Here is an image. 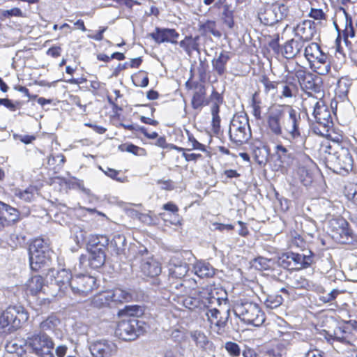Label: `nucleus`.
Wrapping results in <instances>:
<instances>
[{"label":"nucleus","instance_id":"e433bc0d","mask_svg":"<svg viewBox=\"0 0 357 357\" xmlns=\"http://www.w3.org/2000/svg\"><path fill=\"white\" fill-rule=\"evenodd\" d=\"M110 248L116 255L123 254L126 247L125 236L119 234L114 235L109 243Z\"/></svg>","mask_w":357,"mask_h":357},{"label":"nucleus","instance_id":"393cba45","mask_svg":"<svg viewBox=\"0 0 357 357\" xmlns=\"http://www.w3.org/2000/svg\"><path fill=\"white\" fill-rule=\"evenodd\" d=\"M52 337L45 333H34L27 339V344L32 351L46 347V344L53 343Z\"/></svg>","mask_w":357,"mask_h":357},{"label":"nucleus","instance_id":"9b49d317","mask_svg":"<svg viewBox=\"0 0 357 357\" xmlns=\"http://www.w3.org/2000/svg\"><path fill=\"white\" fill-rule=\"evenodd\" d=\"M328 160L333 165V171L338 174L348 173L353 168V158L347 149L340 148L333 154L329 153Z\"/></svg>","mask_w":357,"mask_h":357},{"label":"nucleus","instance_id":"a211bd4d","mask_svg":"<svg viewBox=\"0 0 357 357\" xmlns=\"http://www.w3.org/2000/svg\"><path fill=\"white\" fill-rule=\"evenodd\" d=\"M188 271V264L185 262L175 263L174 259H172L169 265V283L167 284H162L165 288H169L172 290L173 288L178 289V286H181L182 284L180 282H171L174 279H180L185 276Z\"/></svg>","mask_w":357,"mask_h":357},{"label":"nucleus","instance_id":"5701e85b","mask_svg":"<svg viewBox=\"0 0 357 357\" xmlns=\"http://www.w3.org/2000/svg\"><path fill=\"white\" fill-rule=\"evenodd\" d=\"M206 315L208 321L215 326L218 327L219 329L223 328L228 321L229 317V310H227L224 312H221L220 310L215 307L208 308Z\"/></svg>","mask_w":357,"mask_h":357},{"label":"nucleus","instance_id":"49530a36","mask_svg":"<svg viewBox=\"0 0 357 357\" xmlns=\"http://www.w3.org/2000/svg\"><path fill=\"white\" fill-rule=\"evenodd\" d=\"M275 262L271 259L259 257L255 259L254 266L259 270H269L273 268Z\"/></svg>","mask_w":357,"mask_h":357},{"label":"nucleus","instance_id":"b1692460","mask_svg":"<svg viewBox=\"0 0 357 357\" xmlns=\"http://www.w3.org/2000/svg\"><path fill=\"white\" fill-rule=\"evenodd\" d=\"M60 325V319L54 314H51L40 323V331L38 333L45 334L52 333L55 335L59 336L61 333L59 329Z\"/></svg>","mask_w":357,"mask_h":357},{"label":"nucleus","instance_id":"a19ab883","mask_svg":"<svg viewBox=\"0 0 357 357\" xmlns=\"http://www.w3.org/2000/svg\"><path fill=\"white\" fill-rule=\"evenodd\" d=\"M182 303L185 307L188 308L190 310H204V307H202V302H199V300L195 293L193 294V296H189L183 298Z\"/></svg>","mask_w":357,"mask_h":357},{"label":"nucleus","instance_id":"052dcab7","mask_svg":"<svg viewBox=\"0 0 357 357\" xmlns=\"http://www.w3.org/2000/svg\"><path fill=\"white\" fill-rule=\"evenodd\" d=\"M163 209L172 212L173 215H175V220L172 224L176 225L179 222L178 215V208L176 205L172 202H168L163 205Z\"/></svg>","mask_w":357,"mask_h":357},{"label":"nucleus","instance_id":"7ed1b4c3","mask_svg":"<svg viewBox=\"0 0 357 357\" xmlns=\"http://www.w3.org/2000/svg\"><path fill=\"white\" fill-rule=\"evenodd\" d=\"M304 56L309 63L310 68L319 75H326L331 70V61L327 54L324 53L316 43H311L305 47Z\"/></svg>","mask_w":357,"mask_h":357},{"label":"nucleus","instance_id":"5fc2aeb1","mask_svg":"<svg viewBox=\"0 0 357 357\" xmlns=\"http://www.w3.org/2000/svg\"><path fill=\"white\" fill-rule=\"evenodd\" d=\"M55 343L53 342L50 344H46V347L43 349H39L38 350L32 351L37 357H55L53 352Z\"/></svg>","mask_w":357,"mask_h":357},{"label":"nucleus","instance_id":"3c124183","mask_svg":"<svg viewBox=\"0 0 357 357\" xmlns=\"http://www.w3.org/2000/svg\"><path fill=\"white\" fill-rule=\"evenodd\" d=\"M225 349L230 357H238L241 353L240 346L234 342H226Z\"/></svg>","mask_w":357,"mask_h":357},{"label":"nucleus","instance_id":"864d4df0","mask_svg":"<svg viewBox=\"0 0 357 357\" xmlns=\"http://www.w3.org/2000/svg\"><path fill=\"white\" fill-rule=\"evenodd\" d=\"M65 160V156L63 154L52 155L47 159V165L50 167L55 169L56 167H62Z\"/></svg>","mask_w":357,"mask_h":357},{"label":"nucleus","instance_id":"6e6552de","mask_svg":"<svg viewBox=\"0 0 357 357\" xmlns=\"http://www.w3.org/2000/svg\"><path fill=\"white\" fill-rule=\"evenodd\" d=\"M229 134L230 140L238 144L246 142L250 138L251 130L245 114L234 116L229 125Z\"/></svg>","mask_w":357,"mask_h":357},{"label":"nucleus","instance_id":"774afa93","mask_svg":"<svg viewBox=\"0 0 357 357\" xmlns=\"http://www.w3.org/2000/svg\"><path fill=\"white\" fill-rule=\"evenodd\" d=\"M338 294H339V292L337 289H333L327 295L322 296L321 300L325 303L331 302V301H333L337 297Z\"/></svg>","mask_w":357,"mask_h":357},{"label":"nucleus","instance_id":"37998d69","mask_svg":"<svg viewBox=\"0 0 357 357\" xmlns=\"http://www.w3.org/2000/svg\"><path fill=\"white\" fill-rule=\"evenodd\" d=\"M276 153L282 163L287 165H294V158L291 154L288 153V150L286 147L281 144L276 146Z\"/></svg>","mask_w":357,"mask_h":357},{"label":"nucleus","instance_id":"6ab92c4d","mask_svg":"<svg viewBox=\"0 0 357 357\" xmlns=\"http://www.w3.org/2000/svg\"><path fill=\"white\" fill-rule=\"evenodd\" d=\"M294 32L303 43L309 41L317 33L315 23L312 20H303L294 28Z\"/></svg>","mask_w":357,"mask_h":357},{"label":"nucleus","instance_id":"680f3d73","mask_svg":"<svg viewBox=\"0 0 357 357\" xmlns=\"http://www.w3.org/2000/svg\"><path fill=\"white\" fill-rule=\"evenodd\" d=\"M297 160L302 161L303 164L302 165L295 164V165L298 166V167L301 166L303 169L307 168L312 163V160H311V158L305 153L298 154Z\"/></svg>","mask_w":357,"mask_h":357},{"label":"nucleus","instance_id":"f8f14e48","mask_svg":"<svg viewBox=\"0 0 357 357\" xmlns=\"http://www.w3.org/2000/svg\"><path fill=\"white\" fill-rule=\"evenodd\" d=\"M96 287V279L89 275H77L71 280L70 290L75 296H86Z\"/></svg>","mask_w":357,"mask_h":357},{"label":"nucleus","instance_id":"f3484780","mask_svg":"<svg viewBox=\"0 0 357 357\" xmlns=\"http://www.w3.org/2000/svg\"><path fill=\"white\" fill-rule=\"evenodd\" d=\"M199 302H202L204 310L211 307L215 303H220V298L217 296L216 289L212 284H207L195 291Z\"/></svg>","mask_w":357,"mask_h":357},{"label":"nucleus","instance_id":"20e7f679","mask_svg":"<svg viewBox=\"0 0 357 357\" xmlns=\"http://www.w3.org/2000/svg\"><path fill=\"white\" fill-rule=\"evenodd\" d=\"M235 316L245 324L255 326L261 325L264 320V314L259 305L248 301H237L233 308Z\"/></svg>","mask_w":357,"mask_h":357},{"label":"nucleus","instance_id":"dca6fc26","mask_svg":"<svg viewBox=\"0 0 357 357\" xmlns=\"http://www.w3.org/2000/svg\"><path fill=\"white\" fill-rule=\"evenodd\" d=\"M89 256L82 255L79 257V265L82 268H87L88 267L96 269L101 267L105 261L106 255L105 250H102L101 248H93V250H88Z\"/></svg>","mask_w":357,"mask_h":357},{"label":"nucleus","instance_id":"4d7b16f0","mask_svg":"<svg viewBox=\"0 0 357 357\" xmlns=\"http://www.w3.org/2000/svg\"><path fill=\"white\" fill-rule=\"evenodd\" d=\"M23 241V238L17 234H10L7 239V244L11 248L12 250L17 248L20 246Z\"/></svg>","mask_w":357,"mask_h":357},{"label":"nucleus","instance_id":"c9c22d12","mask_svg":"<svg viewBox=\"0 0 357 357\" xmlns=\"http://www.w3.org/2000/svg\"><path fill=\"white\" fill-rule=\"evenodd\" d=\"M91 306L96 309L112 307L107 291L100 293L90 300Z\"/></svg>","mask_w":357,"mask_h":357},{"label":"nucleus","instance_id":"473e14b6","mask_svg":"<svg viewBox=\"0 0 357 357\" xmlns=\"http://www.w3.org/2000/svg\"><path fill=\"white\" fill-rule=\"evenodd\" d=\"M298 357H324V353L312 347L307 342H301L296 347Z\"/></svg>","mask_w":357,"mask_h":357},{"label":"nucleus","instance_id":"aec40b11","mask_svg":"<svg viewBox=\"0 0 357 357\" xmlns=\"http://www.w3.org/2000/svg\"><path fill=\"white\" fill-rule=\"evenodd\" d=\"M210 101L212 102L211 112L212 115V127L214 132L218 133L220 129V117L219 116L220 105L222 102V97L216 91L213 90L210 96Z\"/></svg>","mask_w":357,"mask_h":357},{"label":"nucleus","instance_id":"603ef678","mask_svg":"<svg viewBox=\"0 0 357 357\" xmlns=\"http://www.w3.org/2000/svg\"><path fill=\"white\" fill-rule=\"evenodd\" d=\"M344 13L346 15V24L345 28L343 31V37L344 42L347 44L348 43V38H354L355 36V31L354 29V27L352 26V22L351 19L348 17V15L345 10H344Z\"/></svg>","mask_w":357,"mask_h":357},{"label":"nucleus","instance_id":"c03bdc74","mask_svg":"<svg viewBox=\"0 0 357 357\" xmlns=\"http://www.w3.org/2000/svg\"><path fill=\"white\" fill-rule=\"evenodd\" d=\"M142 313V308L139 305H126L123 309L119 310V315H127L129 317H135Z\"/></svg>","mask_w":357,"mask_h":357},{"label":"nucleus","instance_id":"412c9836","mask_svg":"<svg viewBox=\"0 0 357 357\" xmlns=\"http://www.w3.org/2000/svg\"><path fill=\"white\" fill-rule=\"evenodd\" d=\"M46 287H47V284H45L43 278L40 275H35L25 283L24 289L27 296H36L40 294L50 296L45 289Z\"/></svg>","mask_w":357,"mask_h":357},{"label":"nucleus","instance_id":"f704fd0d","mask_svg":"<svg viewBox=\"0 0 357 357\" xmlns=\"http://www.w3.org/2000/svg\"><path fill=\"white\" fill-rule=\"evenodd\" d=\"M199 36H186L183 40L180 41L179 45L185 52L190 55L192 51H199Z\"/></svg>","mask_w":357,"mask_h":357},{"label":"nucleus","instance_id":"39448f33","mask_svg":"<svg viewBox=\"0 0 357 357\" xmlns=\"http://www.w3.org/2000/svg\"><path fill=\"white\" fill-rule=\"evenodd\" d=\"M30 267L33 271L49 266L51 259V250L49 244L43 238H36L29 247Z\"/></svg>","mask_w":357,"mask_h":357},{"label":"nucleus","instance_id":"58836bf2","mask_svg":"<svg viewBox=\"0 0 357 357\" xmlns=\"http://www.w3.org/2000/svg\"><path fill=\"white\" fill-rule=\"evenodd\" d=\"M294 66L295 67L292 68L290 63L289 65H286L285 71L287 73V76L288 77L290 74L294 73L301 85V84L307 78L309 73H307L305 68L297 63H296Z\"/></svg>","mask_w":357,"mask_h":357},{"label":"nucleus","instance_id":"f257e3e1","mask_svg":"<svg viewBox=\"0 0 357 357\" xmlns=\"http://www.w3.org/2000/svg\"><path fill=\"white\" fill-rule=\"evenodd\" d=\"M268 128L276 136H281L290 144L302 139L303 121L301 113L291 105H276L269 109Z\"/></svg>","mask_w":357,"mask_h":357},{"label":"nucleus","instance_id":"2f4dec72","mask_svg":"<svg viewBox=\"0 0 357 357\" xmlns=\"http://www.w3.org/2000/svg\"><path fill=\"white\" fill-rule=\"evenodd\" d=\"M191 103L192 107L195 109H201L204 105L208 104L206 98V88L204 85L200 84L195 88Z\"/></svg>","mask_w":357,"mask_h":357},{"label":"nucleus","instance_id":"a18cd8bd","mask_svg":"<svg viewBox=\"0 0 357 357\" xmlns=\"http://www.w3.org/2000/svg\"><path fill=\"white\" fill-rule=\"evenodd\" d=\"M297 84L289 80L283 85L282 90V96L284 98H292L296 96L298 93Z\"/></svg>","mask_w":357,"mask_h":357},{"label":"nucleus","instance_id":"9d476101","mask_svg":"<svg viewBox=\"0 0 357 357\" xmlns=\"http://www.w3.org/2000/svg\"><path fill=\"white\" fill-rule=\"evenodd\" d=\"M144 325V322L136 317H128L118 323L115 333L125 341L134 340L145 331Z\"/></svg>","mask_w":357,"mask_h":357},{"label":"nucleus","instance_id":"f03ea898","mask_svg":"<svg viewBox=\"0 0 357 357\" xmlns=\"http://www.w3.org/2000/svg\"><path fill=\"white\" fill-rule=\"evenodd\" d=\"M29 318V312L22 305H10L0 312V332H14Z\"/></svg>","mask_w":357,"mask_h":357},{"label":"nucleus","instance_id":"79ce46f5","mask_svg":"<svg viewBox=\"0 0 357 357\" xmlns=\"http://www.w3.org/2000/svg\"><path fill=\"white\" fill-rule=\"evenodd\" d=\"M36 190L35 187L31 185L24 190L16 189L15 195L24 202H31L34 198Z\"/></svg>","mask_w":357,"mask_h":357},{"label":"nucleus","instance_id":"ea45409f","mask_svg":"<svg viewBox=\"0 0 357 357\" xmlns=\"http://www.w3.org/2000/svg\"><path fill=\"white\" fill-rule=\"evenodd\" d=\"M109 238L105 235L93 236L89 240L87 250H93L96 248L105 250L107 246L109 245Z\"/></svg>","mask_w":357,"mask_h":357},{"label":"nucleus","instance_id":"bb28decb","mask_svg":"<svg viewBox=\"0 0 357 357\" xmlns=\"http://www.w3.org/2000/svg\"><path fill=\"white\" fill-rule=\"evenodd\" d=\"M303 47L304 43L301 40L291 39L283 45L282 54L287 59H292L301 52Z\"/></svg>","mask_w":357,"mask_h":357},{"label":"nucleus","instance_id":"ddd939ff","mask_svg":"<svg viewBox=\"0 0 357 357\" xmlns=\"http://www.w3.org/2000/svg\"><path fill=\"white\" fill-rule=\"evenodd\" d=\"M148 255L147 249L142 248L137 251L135 259L141 261V271L145 275L149 277L158 276L162 271L160 264Z\"/></svg>","mask_w":357,"mask_h":357},{"label":"nucleus","instance_id":"de8ad7c7","mask_svg":"<svg viewBox=\"0 0 357 357\" xmlns=\"http://www.w3.org/2000/svg\"><path fill=\"white\" fill-rule=\"evenodd\" d=\"M283 301V298L278 294L268 295L265 300V305L268 308L275 309L279 307Z\"/></svg>","mask_w":357,"mask_h":357},{"label":"nucleus","instance_id":"1a4fd4ad","mask_svg":"<svg viewBox=\"0 0 357 357\" xmlns=\"http://www.w3.org/2000/svg\"><path fill=\"white\" fill-rule=\"evenodd\" d=\"M313 262L312 252L308 250L306 254L287 252L278 259V264L289 270H301L310 266Z\"/></svg>","mask_w":357,"mask_h":357},{"label":"nucleus","instance_id":"423d86ee","mask_svg":"<svg viewBox=\"0 0 357 357\" xmlns=\"http://www.w3.org/2000/svg\"><path fill=\"white\" fill-rule=\"evenodd\" d=\"M305 104L313 109L312 115L317 123L323 128L324 132H328L333 126L331 111L324 100L310 95L309 98L305 99Z\"/></svg>","mask_w":357,"mask_h":357},{"label":"nucleus","instance_id":"338daca9","mask_svg":"<svg viewBox=\"0 0 357 357\" xmlns=\"http://www.w3.org/2000/svg\"><path fill=\"white\" fill-rule=\"evenodd\" d=\"M68 350V347L66 344H61L56 345L55 348V355L57 357H64Z\"/></svg>","mask_w":357,"mask_h":357},{"label":"nucleus","instance_id":"72a5a7b5","mask_svg":"<svg viewBox=\"0 0 357 357\" xmlns=\"http://www.w3.org/2000/svg\"><path fill=\"white\" fill-rule=\"evenodd\" d=\"M0 211L8 215V219L7 221L10 222V225L12 226L15 222L20 220L22 218V213L15 208L10 206V205L3 203L0 201Z\"/></svg>","mask_w":357,"mask_h":357},{"label":"nucleus","instance_id":"6e6d98bb","mask_svg":"<svg viewBox=\"0 0 357 357\" xmlns=\"http://www.w3.org/2000/svg\"><path fill=\"white\" fill-rule=\"evenodd\" d=\"M203 31L207 33H211L214 36L220 37L221 33L216 29V24L214 21H207L202 26Z\"/></svg>","mask_w":357,"mask_h":357},{"label":"nucleus","instance_id":"69168bd1","mask_svg":"<svg viewBox=\"0 0 357 357\" xmlns=\"http://www.w3.org/2000/svg\"><path fill=\"white\" fill-rule=\"evenodd\" d=\"M310 17L315 20H321L325 19V13L321 9L312 8L310 14Z\"/></svg>","mask_w":357,"mask_h":357},{"label":"nucleus","instance_id":"cd10ccee","mask_svg":"<svg viewBox=\"0 0 357 357\" xmlns=\"http://www.w3.org/2000/svg\"><path fill=\"white\" fill-rule=\"evenodd\" d=\"M230 59L229 54L227 52L222 51L212 61L213 70L219 76H222L227 70V64Z\"/></svg>","mask_w":357,"mask_h":357},{"label":"nucleus","instance_id":"13d9d810","mask_svg":"<svg viewBox=\"0 0 357 357\" xmlns=\"http://www.w3.org/2000/svg\"><path fill=\"white\" fill-rule=\"evenodd\" d=\"M133 82L137 86L146 87L149 84V77L143 73H139L135 76Z\"/></svg>","mask_w":357,"mask_h":357},{"label":"nucleus","instance_id":"c756f323","mask_svg":"<svg viewBox=\"0 0 357 357\" xmlns=\"http://www.w3.org/2000/svg\"><path fill=\"white\" fill-rule=\"evenodd\" d=\"M189 335L195 342V346L203 351L209 349L213 344L206 334L202 331L193 330L190 331Z\"/></svg>","mask_w":357,"mask_h":357},{"label":"nucleus","instance_id":"2eb2a0df","mask_svg":"<svg viewBox=\"0 0 357 357\" xmlns=\"http://www.w3.org/2000/svg\"><path fill=\"white\" fill-rule=\"evenodd\" d=\"M89 350L93 357H112L117 352V346L111 340L101 339L91 342Z\"/></svg>","mask_w":357,"mask_h":357},{"label":"nucleus","instance_id":"e2e57ef3","mask_svg":"<svg viewBox=\"0 0 357 357\" xmlns=\"http://www.w3.org/2000/svg\"><path fill=\"white\" fill-rule=\"evenodd\" d=\"M157 183L160 185L162 190H172L176 188L174 182L172 180H158Z\"/></svg>","mask_w":357,"mask_h":357},{"label":"nucleus","instance_id":"a878e982","mask_svg":"<svg viewBox=\"0 0 357 357\" xmlns=\"http://www.w3.org/2000/svg\"><path fill=\"white\" fill-rule=\"evenodd\" d=\"M107 291L112 306L117 305L123 302H129L132 300V296L128 290L121 288H116Z\"/></svg>","mask_w":357,"mask_h":357},{"label":"nucleus","instance_id":"0e129e2a","mask_svg":"<svg viewBox=\"0 0 357 357\" xmlns=\"http://www.w3.org/2000/svg\"><path fill=\"white\" fill-rule=\"evenodd\" d=\"M105 174L110 177L111 178L116 180L119 182H124L125 177H118L119 172L114 169L107 167L106 170H104Z\"/></svg>","mask_w":357,"mask_h":357},{"label":"nucleus","instance_id":"09e8293b","mask_svg":"<svg viewBox=\"0 0 357 357\" xmlns=\"http://www.w3.org/2000/svg\"><path fill=\"white\" fill-rule=\"evenodd\" d=\"M187 135H188V142H187V145L188 146V151H191V150H199V151H206V148H205V146L199 142L195 137L194 136L190 134L188 131H187Z\"/></svg>","mask_w":357,"mask_h":357},{"label":"nucleus","instance_id":"4c0bfd02","mask_svg":"<svg viewBox=\"0 0 357 357\" xmlns=\"http://www.w3.org/2000/svg\"><path fill=\"white\" fill-rule=\"evenodd\" d=\"M258 16L260 21L265 25L271 26L278 22L272 5L267 6L264 11L259 13Z\"/></svg>","mask_w":357,"mask_h":357},{"label":"nucleus","instance_id":"bf43d9fd","mask_svg":"<svg viewBox=\"0 0 357 357\" xmlns=\"http://www.w3.org/2000/svg\"><path fill=\"white\" fill-rule=\"evenodd\" d=\"M1 17L10 18V17H23L22 11L18 8H13L10 10H5L1 12Z\"/></svg>","mask_w":357,"mask_h":357},{"label":"nucleus","instance_id":"4be33fe9","mask_svg":"<svg viewBox=\"0 0 357 357\" xmlns=\"http://www.w3.org/2000/svg\"><path fill=\"white\" fill-rule=\"evenodd\" d=\"M151 37L157 43H177L179 33L174 29H165L156 27L155 31L150 34Z\"/></svg>","mask_w":357,"mask_h":357},{"label":"nucleus","instance_id":"4468645a","mask_svg":"<svg viewBox=\"0 0 357 357\" xmlns=\"http://www.w3.org/2000/svg\"><path fill=\"white\" fill-rule=\"evenodd\" d=\"M329 227L333 238L341 243H347L352 239V231L349 222L343 218L330 220Z\"/></svg>","mask_w":357,"mask_h":357},{"label":"nucleus","instance_id":"7c9ffc66","mask_svg":"<svg viewBox=\"0 0 357 357\" xmlns=\"http://www.w3.org/2000/svg\"><path fill=\"white\" fill-rule=\"evenodd\" d=\"M192 271L199 278H211L215 274V268L208 262L197 261L193 264Z\"/></svg>","mask_w":357,"mask_h":357},{"label":"nucleus","instance_id":"c85d7f7f","mask_svg":"<svg viewBox=\"0 0 357 357\" xmlns=\"http://www.w3.org/2000/svg\"><path fill=\"white\" fill-rule=\"evenodd\" d=\"M321 78L312 73H308L307 78L301 84V86L304 90L310 91L307 92V96L312 95V92L319 93L321 91Z\"/></svg>","mask_w":357,"mask_h":357},{"label":"nucleus","instance_id":"8fccbe9b","mask_svg":"<svg viewBox=\"0 0 357 357\" xmlns=\"http://www.w3.org/2000/svg\"><path fill=\"white\" fill-rule=\"evenodd\" d=\"M272 7L278 22L287 17L288 13V8L284 4L275 3L273 4Z\"/></svg>","mask_w":357,"mask_h":357},{"label":"nucleus","instance_id":"0eeeda50","mask_svg":"<svg viewBox=\"0 0 357 357\" xmlns=\"http://www.w3.org/2000/svg\"><path fill=\"white\" fill-rule=\"evenodd\" d=\"M49 280L47 281V287L45 290L52 297L57 296L60 293H66L71 288V273L66 269H61L56 271H51L48 273Z\"/></svg>","mask_w":357,"mask_h":357}]
</instances>
